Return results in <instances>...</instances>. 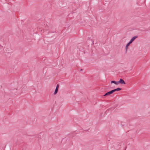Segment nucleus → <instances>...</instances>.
Wrapping results in <instances>:
<instances>
[{"mask_svg": "<svg viewBox=\"0 0 150 150\" xmlns=\"http://www.w3.org/2000/svg\"><path fill=\"white\" fill-rule=\"evenodd\" d=\"M137 37V36H135L133 37L130 40V41L129 42V43L130 44H131L132 43V42L133 41L136 39Z\"/></svg>", "mask_w": 150, "mask_h": 150, "instance_id": "nucleus-2", "label": "nucleus"}, {"mask_svg": "<svg viewBox=\"0 0 150 150\" xmlns=\"http://www.w3.org/2000/svg\"><path fill=\"white\" fill-rule=\"evenodd\" d=\"M59 84L57 85L56 89L54 93V95H55L57 93L59 88Z\"/></svg>", "mask_w": 150, "mask_h": 150, "instance_id": "nucleus-1", "label": "nucleus"}, {"mask_svg": "<svg viewBox=\"0 0 150 150\" xmlns=\"http://www.w3.org/2000/svg\"><path fill=\"white\" fill-rule=\"evenodd\" d=\"M121 89L120 88H118L116 89H115V91H118L121 90Z\"/></svg>", "mask_w": 150, "mask_h": 150, "instance_id": "nucleus-7", "label": "nucleus"}, {"mask_svg": "<svg viewBox=\"0 0 150 150\" xmlns=\"http://www.w3.org/2000/svg\"><path fill=\"white\" fill-rule=\"evenodd\" d=\"M112 93H111V91H110L108 92H107V93H106L105 94H104L103 95V96H108V95H110Z\"/></svg>", "mask_w": 150, "mask_h": 150, "instance_id": "nucleus-5", "label": "nucleus"}, {"mask_svg": "<svg viewBox=\"0 0 150 150\" xmlns=\"http://www.w3.org/2000/svg\"><path fill=\"white\" fill-rule=\"evenodd\" d=\"M130 44L129 42L126 45V47H125V49H126V50H127L128 47Z\"/></svg>", "mask_w": 150, "mask_h": 150, "instance_id": "nucleus-6", "label": "nucleus"}, {"mask_svg": "<svg viewBox=\"0 0 150 150\" xmlns=\"http://www.w3.org/2000/svg\"><path fill=\"white\" fill-rule=\"evenodd\" d=\"M119 84L120 83L121 84H125V82L124 80L121 79H120V80L118 81Z\"/></svg>", "mask_w": 150, "mask_h": 150, "instance_id": "nucleus-3", "label": "nucleus"}, {"mask_svg": "<svg viewBox=\"0 0 150 150\" xmlns=\"http://www.w3.org/2000/svg\"><path fill=\"white\" fill-rule=\"evenodd\" d=\"M111 83H115V85H117L119 84L118 81H112L111 82Z\"/></svg>", "mask_w": 150, "mask_h": 150, "instance_id": "nucleus-4", "label": "nucleus"}, {"mask_svg": "<svg viewBox=\"0 0 150 150\" xmlns=\"http://www.w3.org/2000/svg\"><path fill=\"white\" fill-rule=\"evenodd\" d=\"M111 91V93L112 94V93H114V92H115V89H114V90H112L111 91Z\"/></svg>", "mask_w": 150, "mask_h": 150, "instance_id": "nucleus-8", "label": "nucleus"}]
</instances>
